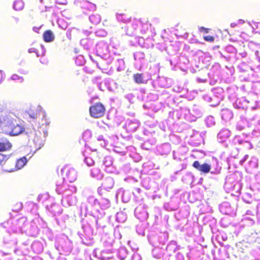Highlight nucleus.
Masks as SVG:
<instances>
[{
  "label": "nucleus",
  "instance_id": "nucleus-10",
  "mask_svg": "<svg viewBox=\"0 0 260 260\" xmlns=\"http://www.w3.org/2000/svg\"><path fill=\"white\" fill-rule=\"evenodd\" d=\"M24 127L23 126H20L17 124V136L18 135L23 134L24 132Z\"/></svg>",
  "mask_w": 260,
  "mask_h": 260
},
{
  "label": "nucleus",
  "instance_id": "nucleus-15",
  "mask_svg": "<svg viewBox=\"0 0 260 260\" xmlns=\"http://www.w3.org/2000/svg\"><path fill=\"white\" fill-rule=\"evenodd\" d=\"M208 30L209 29L208 28H206L204 27H201L200 28V30L201 31H205L206 33H208Z\"/></svg>",
  "mask_w": 260,
  "mask_h": 260
},
{
  "label": "nucleus",
  "instance_id": "nucleus-9",
  "mask_svg": "<svg viewBox=\"0 0 260 260\" xmlns=\"http://www.w3.org/2000/svg\"><path fill=\"white\" fill-rule=\"evenodd\" d=\"M18 6V8H17V10H22L24 7V3L22 0L17 1V6Z\"/></svg>",
  "mask_w": 260,
  "mask_h": 260
},
{
  "label": "nucleus",
  "instance_id": "nucleus-5",
  "mask_svg": "<svg viewBox=\"0 0 260 260\" xmlns=\"http://www.w3.org/2000/svg\"><path fill=\"white\" fill-rule=\"evenodd\" d=\"M45 42H49L52 41L54 39L53 32L51 30L46 31L43 35Z\"/></svg>",
  "mask_w": 260,
  "mask_h": 260
},
{
  "label": "nucleus",
  "instance_id": "nucleus-4",
  "mask_svg": "<svg viewBox=\"0 0 260 260\" xmlns=\"http://www.w3.org/2000/svg\"><path fill=\"white\" fill-rule=\"evenodd\" d=\"M33 141L36 147H37L38 149H40L44 145V141L41 137V134L40 133H39V134H35V137Z\"/></svg>",
  "mask_w": 260,
  "mask_h": 260
},
{
  "label": "nucleus",
  "instance_id": "nucleus-22",
  "mask_svg": "<svg viewBox=\"0 0 260 260\" xmlns=\"http://www.w3.org/2000/svg\"><path fill=\"white\" fill-rule=\"evenodd\" d=\"M31 117H32L33 118H36V117H35V116H31Z\"/></svg>",
  "mask_w": 260,
  "mask_h": 260
},
{
  "label": "nucleus",
  "instance_id": "nucleus-13",
  "mask_svg": "<svg viewBox=\"0 0 260 260\" xmlns=\"http://www.w3.org/2000/svg\"><path fill=\"white\" fill-rule=\"evenodd\" d=\"M6 159V156L0 153V165Z\"/></svg>",
  "mask_w": 260,
  "mask_h": 260
},
{
  "label": "nucleus",
  "instance_id": "nucleus-8",
  "mask_svg": "<svg viewBox=\"0 0 260 260\" xmlns=\"http://www.w3.org/2000/svg\"><path fill=\"white\" fill-rule=\"evenodd\" d=\"M135 81L137 83H141L143 82V77L141 74H137L134 76Z\"/></svg>",
  "mask_w": 260,
  "mask_h": 260
},
{
  "label": "nucleus",
  "instance_id": "nucleus-16",
  "mask_svg": "<svg viewBox=\"0 0 260 260\" xmlns=\"http://www.w3.org/2000/svg\"><path fill=\"white\" fill-rule=\"evenodd\" d=\"M28 52L29 53H32V52H35L37 53V52H36V49L34 48H29L28 49Z\"/></svg>",
  "mask_w": 260,
  "mask_h": 260
},
{
  "label": "nucleus",
  "instance_id": "nucleus-2",
  "mask_svg": "<svg viewBox=\"0 0 260 260\" xmlns=\"http://www.w3.org/2000/svg\"><path fill=\"white\" fill-rule=\"evenodd\" d=\"M192 166L198 171L205 174L209 173L211 170L210 165L206 163L201 164L198 161H195Z\"/></svg>",
  "mask_w": 260,
  "mask_h": 260
},
{
  "label": "nucleus",
  "instance_id": "nucleus-18",
  "mask_svg": "<svg viewBox=\"0 0 260 260\" xmlns=\"http://www.w3.org/2000/svg\"><path fill=\"white\" fill-rule=\"evenodd\" d=\"M12 80H15L16 79V75H13L11 77Z\"/></svg>",
  "mask_w": 260,
  "mask_h": 260
},
{
  "label": "nucleus",
  "instance_id": "nucleus-1",
  "mask_svg": "<svg viewBox=\"0 0 260 260\" xmlns=\"http://www.w3.org/2000/svg\"><path fill=\"white\" fill-rule=\"evenodd\" d=\"M89 111L92 117L99 118L104 115L105 108L102 104L98 103L94 106H91L90 108Z\"/></svg>",
  "mask_w": 260,
  "mask_h": 260
},
{
  "label": "nucleus",
  "instance_id": "nucleus-11",
  "mask_svg": "<svg viewBox=\"0 0 260 260\" xmlns=\"http://www.w3.org/2000/svg\"><path fill=\"white\" fill-rule=\"evenodd\" d=\"M85 161L89 166H92L94 164V161L91 158H86Z\"/></svg>",
  "mask_w": 260,
  "mask_h": 260
},
{
  "label": "nucleus",
  "instance_id": "nucleus-14",
  "mask_svg": "<svg viewBox=\"0 0 260 260\" xmlns=\"http://www.w3.org/2000/svg\"><path fill=\"white\" fill-rule=\"evenodd\" d=\"M56 3L61 5H66L67 4V0H56Z\"/></svg>",
  "mask_w": 260,
  "mask_h": 260
},
{
  "label": "nucleus",
  "instance_id": "nucleus-6",
  "mask_svg": "<svg viewBox=\"0 0 260 260\" xmlns=\"http://www.w3.org/2000/svg\"><path fill=\"white\" fill-rule=\"evenodd\" d=\"M27 159L24 156L17 160V170L22 169L27 163Z\"/></svg>",
  "mask_w": 260,
  "mask_h": 260
},
{
  "label": "nucleus",
  "instance_id": "nucleus-12",
  "mask_svg": "<svg viewBox=\"0 0 260 260\" xmlns=\"http://www.w3.org/2000/svg\"><path fill=\"white\" fill-rule=\"evenodd\" d=\"M204 40L206 41L212 42L214 41V38L212 36H206L204 37Z\"/></svg>",
  "mask_w": 260,
  "mask_h": 260
},
{
  "label": "nucleus",
  "instance_id": "nucleus-3",
  "mask_svg": "<svg viewBox=\"0 0 260 260\" xmlns=\"http://www.w3.org/2000/svg\"><path fill=\"white\" fill-rule=\"evenodd\" d=\"M4 131L8 135L10 136H16V132L15 131V125L13 121L9 124L5 126Z\"/></svg>",
  "mask_w": 260,
  "mask_h": 260
},
{
  "label": "nucleus",
  "instance_id": "nucleus-19",
  "mask_svg": "<svg viewBox=\"0 0 260 260\" xmlns=\"http://www.w3.org/2000/svg\"><path fill=\"white\" fill-rule=\"evenodd\" d=\"M3 71L1 70L0 71V74H1L2 78L3 77Z\"/></svg>",
  "mask_w": 260,
  "mask_h": 260
},
{
  "label": "nucleus",
  "instance_id": "nucleus-7",
  "mask_svg": "<svg viewBox=\"0 0 260 260\" xmlns=\"http://www.w3.org/2000/svg\"><path fill=\"white\" fill-rule=\"evenodd\" d=\"M11 146L10 143H2L0 142V151H5Z\"/></svg>",
  "mask_w": 260,
  "mask_h": 260
},
{
  "label": "nucleus",
  "instance_id": "nucleus-23",
  "mask_svg": "<svg viewBox=\"0 0 260 260\" xmlns=\"http://www.w3.org/2000/svg\"><path fill=\"white\" fill-rule=\"evenodd\" d=\"M91 174H92V175H93V176H94V175L93 174V172L92 171V172H91Z\"/></svg>",
  "mask_w": 260,
  "mask_h": 260
},
{
  "label": "nucleus",
  "instance_id": "nucleus-17",
  "mask_svg": "<svg viewBox=\"0 0 260 260\" xmlns=\"http://www.w3.org/2000/svg\"><path fill=\"white\" fill-rule=\"evenodd\" d=\"M236 25H237V24H236V23H232L231 24V27H235V26H236Z\"/></svg>",
  "mask_w": 260,
  "mask_h": 260
},
{
  "label": "nucleus",
  "instance_id": "nucleus-20",
  "mask_svg": "<svg viewBox=\"0 0 260 260\" xmlns=\"http://www.w3.org/2000/svg\"><path fill=\"white\" fill-rule=\"evenodd\" d=\"M108 180H109V181H111V182H112V179H111V178H109V179H108Z\"/></svg>",
  "mask_w": 260,
  "mask_h": 260
},
{
  "label": "nucleus",
  "instance_id": "nucleus-21",
  "mask_svg": "<svg viewBox=\"0 0 260 260\" xmlns=\"http://www.w3.org/2000/svg\"><path fill=\"white\" fill-rule=\"evenodd\" d=\"M13 8H14V9H15V4H14V5H13Z\"/></svg>",
  "mask_w": 260,
  "mask_h": 260
}]
</instances>
